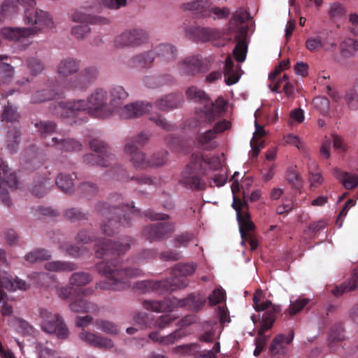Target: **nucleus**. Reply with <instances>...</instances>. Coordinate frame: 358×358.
I'll use <instances>...</instances> for the list:
<instances>
[{"instance_id":"79ce46f5","label":"nucleus","mask_w":358,"mask_h":358,"mask_svg":"<svg viewBox=\"0 0 358 358\" xmlns=\"http://www.w3.org/2000/svg\"><path fill=\"white\" fill-rule=\"evenodd\" d=\"M62 95V93L57 92L55 90L44 88L42 90H36L31 95V102L42 103L53 99L57 96L60 97Z\"/></svg>"},{"instance_id":"bb28decb","label":"nucleus","mask_w":358,"mask_h":358,"mask_svg":"<svg viewBox=\"0 0 358 358\" xmlns=\"http://www.w3.org/2000/svg\"><path fill=\"white\" fill-rule=\"evenodd\" d=\"M263 311H264V313L262 316L261 327L258 331L259 336L264 335L267 330L273 327L278 315L281 312V307L271 303V305H268Z\"/></svg>"},{"instance_id":"37998d69","label":"nucleus","mask_w":358,"mask_h":358,"mask_svg":"<svg viewBox=\"0 0 358 358\" xmlns=\"http://www.w3.org/2000/svg\"><path fill=\"white\" fill-rule=\"evenodd\" d=\"M52 186L50 178H43L35 180L31 187V192L37 197H43Z\"/></svg>"},{"instance_id":"338daca9","label":"nucleus","mask_w":358,"mask_h":358,"mask_svg":"<svg viewBox=\"0 0 358 358\" xmlns=\"http://www.w3.org/2000/svg\"><path fill=\"white\" fill-rule=\"evenodd\" d=\"M90 32V28L87 24L74 26L71 29V34L78 40L84 39Z\"/></svg>"},{"instance_id":"774afa93","label":"nucleus","mask_w":358,"mask_h":358,"mask_svg":"<svg viewBox=\"0 0 358 358\" xmlns=\"http://www.w3.org/2000/svg\"><path fill=\"white\" fill-rule=\"evenodd\" d=\"M220 351V344L215 342L211 350H203L195 355V358H217V354Z\"/></svg>"},{"instance_id":"6e6d98bb","label":"nucleus","mask_w":358,"mask_h":358,"mask_svg":"<svg viewBox=\"0 0 358 358\" xmlns=\"http://www.w3.org/2000/svg\"><path fill=\"white\" fill-rule=\"evenodd\" d=\"M309 302L310 300L308 299L299 297L294 301H290L289 306L287 310L291 316H293L300 313Z\"/></svg>"},{"instance_id":"9d476101","label":"nucleus","mask_w":358,"mask_h":358,"mask_svg":"<svg viewBox=\"0 0 358 358\" xmlns=\"http://www.w3.org/2000/svg\"><path fill=\"white\" fill-rule=\"evenodd\" d=\"M151 134L147 132H141L136 136L127 137L124 140V152L129 156V162L136 169H146L150 167V159H148L145 153L141 151L150 141Z\"/></svg>"},{"instance_id":"864d4df0","label":"nucleus","mask_w":358,"mask_h":358,"mask_svg":"<svg viewBox=\"0 0 358 358\" xmlns=\"http://www.w3.org/2000/svg\"><path fill=\"white\" fill-rule=\"evenodd\" d=\"M286 180L295 189H300L303 185V179L296 167H289L287 169Z\"/></svg>"},{"instance_id":"20e7f679","label":"nucleus","mask_w":358,"mask_h":358,"mask_svg":"<svg viewBox=\"0 0 358 358\" xmlns=\"http://www.w3.org/2000/svg\"><path fill=\"white\" fill-rule=\"evenodd\" d=\"M80 62L78 59L67 57L57 64L56 72L59 78L64 80V87L67 90L85 91L97 78L99 71L95 66L83 69L77 76L66 80L79 71Z\"/></svg>"},{"instance_id":"f3484780","label":"nucleus","mask_w":358,"mask_h":358,"mask_svg":"<svg viewBox=\"0 0 358 358\" xmlns=\"http://www.w3.org/2000/svg\"><path fill=\"white\" fill-rule=\"evenodd\" d=\"M174 231L171 222L155 223L145 226L143 236L150 242L159 241L168 238Z\"/></svg>"},{"instance_id":"a19ab883","label":"nucleus","mask_w":358,"mask_h":358,"mask_svg":"<svg viewBox=\"0 0 358 358\" xmlns=\"http://www.w3.org/2000/svg\"><path fill=\"white\" fill-rule=\"evenodd\" d=\"M335 177L343 183L348 189L355 188L358 185V177L356 175L343 172L338 169L334 170Z\"/></svg>"},{"instance_id":"13d9d810","label":"nucleus","mask_w":358,"mask_h":358,"mask_svg":"<svg viewBox=\"0 0 358 358\" xmlns=\"http://www.w3.org/2000/svg\"><path fill=\"white\" fill-rule=\"evenodd\" d=\"M231 11L227 7H218L209 6V17L212 15L214 20H226L230 15Z\"/></svg>"},{"instance_id":"09e8293b","label":"nucleus","mask_w":358,"mask_h":358,"mask_svg":"<svg viewBox=\"0 0 358 358\" xmlns=\"http://www.w3.org/2000/svg\"><path fill=\"white\" fill-rule=\"evenodd\" d=\"M237 221L242 238L245 237L248 234H251L250 232L252 231L255 227V224L250 220L248 213H245L244 215L238 216Z\"/></svg>"},{"instance_id":"6ab92c4d","label":"nucleus","mask_w":358,"mask_h":358,"mask_svg":"<svg viewBox=\"0 0 358 358\" xmlns=\"http://www.w3.org/2000/svg\"><path fill=\"white\" fill-rule=\"evenodd\" d=\"M107 173L117 180L122 182L134 181L138 185H151L153 182L152 179L146 175L129 177L127 170L119 164L115 165L111 170L108 171Z\"/></svg>"},{"instance_id":"69168bd1","label":"nucleus","mask_w":358,"mask_h":358,"mask_svg":"<svg viewBox=\"0 0 358 358\" xmlns=\"http://www.w3.org/2000/svg\"><path fill=\"white\" fill-rule=\"evenodd\" d=\"M178 317V315H164L159 317L156 320H154L155 328L158 327L163 329L167 327L171 323Z\"/></svg>"},{"instance_id":"052dcab7","label":"nucleus","mask_w":358,"mask_h":358,"mask_svg":"<svg viewBox=\"0 0 358 358\" xmlns=\"http://www.w3.org/2000/svg\"><path fill=\"white\" fill-rule=\"evenodd\" d=\"M185 336V333L182 329H177L169 335L160 338V343L162 345H171L177 342L179 339Z\"/></svg>"},{"instance_id":"c85d7f7f","label":"nucleus","mask_w":358,"mask_h":358,"mask_svg":"<svg viewBox=\"0 0 358 358\" xmlns=\"http://www.w3.org/2000/svg\"><path fill=\"white\" fill-rule=\"evenodd\" d=\"M169 282L164 280H143L135 283L134 287L141 293L156 291L159 293L170 292L168 289Z\"/></svg>"},{"instance_id":"2eb2a0df","label":"nucleus","mask_w":358,"mask_h":358,"mask_svg":"<svg viewBox=\"0 0 358 358\" xmlns=\"http://www.w3.org/2000/svg\"><path fill=\"white\" fill-rule=\"evenodd\" d=\"M196 266L194 264H180L173 271V277L166 279L169 282L168 289L170 292L177 289L185 287L189 283L187 276L194 273Z\"/></svg>"},{"instance_id":"c03bdc74","label":"nucleus","mask_w":358,"mask_h":358,"mask_svg":"<svg viewBox=\"0 0 358 358\" xmlns=\"http://www.w3.org/2000/svg\"><path fill=\"white\" fill-rule=\"evenodd\" d=\"M8 57L6 55H0V85L10 83L14 75L13 67L3 62Z\"/></svg>"},{"instance_id":"3c124183","label":"nucleus","mask_w":358,"mask_h":358,"mask_svg":"<svg viewBox=\"0 0 358 358\" xmlns=\"http://www.w3.org/2000/svg\"><path fill=\"white\" fill-rule=\"evenodd\" d=\"M63 215L65 219L71 222H80L88 219L87 214L78 208L66 209L63 213Z\"/></svg>"},{"instance_id":"ea45409f","label":"nucleus","mask_w":358,"mask_h":358,"mask_svg":"<svg viewBox=\"0 0 358 358\" xmlns=\"http://www.w3.org/2000/svg\"><path fill=\"white\" fill-rule=\"evenodd\" d=\"M46 270L53 272H70L78 268L76 263L65 261H52L45 264Z\"/></svg>"},{"instance_id":"4468645a","label":"nucleus","mask_w":358,"mask_h":358,"mask_svg":"<svg viewBox=\"0 0 358 358\" xmlns=\"http://www.w3.org/2000/svg\"><path fill=\"white\" fill-rule=\"evenodd\" d=\"M148 41L147 32L142 29H127L117 36L114 41L116 48H137Z\"/></svg>"},{"instance_id":"58836bf2","label":"nucleus","mask_w":358,"mask_h":358,"mask_svg":"<svg viewBox=\"0 0 358 358\" xmlns=\"http://www.w3.org/2000/svg\"><path fill=\"white\" fill-rule=\"evenodd\" d=\"M77 178L75 173L71 175L60 173L55 180L57 187L64 192L71 194L74 189L73 180Z\"/></svg>"},{"instance_id":"cd10ccee","label":"nucleus","mask_w":358,"mask_h":358,"mask_svg":"<svg viewBox=\"0 0 358 358\" xmlns=\"http://www.w3.org/2000/svg\"><path fill=\"white\" fill-rule=\"evenodd\" d=\"M183 102L182 95L171 93L162 96L155 101V107L162 111H169L179 108Z\"/></svg>"},{"instance_id":"4be33fe9","label":"nucleus","mask_w":358,"mask_h":358,"mask_svg":"<svg viewBox=\"0 0 358 358\" xmlns=\"http://www.w3.org/2000/svg\"><path fill=\"white\" fill-rule=\"evenodd\" d=\"M47 147H52L61 152H78L82 150V143L73 138L53 136L46 142Z\"/></svg>"},{"instance_id":"603ef678","label":"nucleus","mask_w":358,"mask_h":358,"mask_svg":"<svg viewBox=\"0 0 358 358\" xmlns=\"http://www.w3.org/2000/svg\"><path fill=\"white\" fill-rule=\"evenodd\" d=\"M134 319L136 324L139 325L142 329L155 328L153 316L148 313H138Z\"/></svg>"},{"instance_id":"6e6552de","label":"nucleus","mask_w":358,"mask_h":358,"mask_svg":"<svg viewBox=\"0 0 358 358\" xmlns=\"http://www.w3.org/2000/svg\"><path fill=\"white\" fill-rule=\"evenodd\" d=\"M250 13L241 8L236 10L229 22V35L235 34L237 43L233 50L234 58L237 62H243L246 57L248 46L245 38L248 35V27L245 24L250 20Z\"/></svg>"},{"instance_id":"f8f14e48","label":"nucleus","mask_w":358,"mask_h":358,"mask_svg":"<svg viewBox=\"0 0 358 358\" xmlns=\"http://www.w3.org/2000/svg\"><path fill=\"white\" fill-rule=\"evenodd\" d=\"M1 117L2 121L12 124V126L8 128L7 132L6 142L8 151L11 154L15 153L18 149L21 135L19 122L20 115L17 112L16 108L8 102V105L4 108Z\"/></svg>"},{"instance_id":"72a5a7b5","label":"nucleus","mask_w":358,"mask_h":358,"mask_svg":"<svg viewBox=\"0 0 358 358\" xmlns=\"http://www.w3.org/2000/svg\"><path fill=\"white\" fill-rule=\"evenodd\" d=\"M71 19L73 22H86L90 24H105L108 23L106 18L92 15L80 10H75L71 13Z\"/></svg>"},{"instance_id":"f03ea898","label":"nucleus","mask_w":358,"mask_h":358,"mask_svg":"<svg viewBox=\"0 0 358 358\" xmlns=\"http://www.w3.org/2000/svg\"><path fill=\"white\" fill-rule=\"evenodd\" d=\"M87 109L93 116L101 119L108 118L113 114L108 93L101 88L94 90L87 101L83 99L60 101L53 102L49 106L50 113L62 119L74 117Z\"/></svg>"},{"instance_id":"1a4fd4ad","label":"nucleus","mask_w":358,"mask_h":358,"mask_svg":"<svg viewBox=\"0 0 358 358\" xmlns=\"http://www.w3.org/2000/svg\"><path fill=\"white\" fill-rule=\"evenodd\" d=\"M110 105L113 108V113L117 112L122 119L136 118L149 111L152 105L150 103L135 102L121 107L129 94L123 87L113 86L110 90Z\"/></svg>"},{"instance_id":"39448f33","label":"nucleus","mask_w":358,"mask_h":358,"mask_svg":"<svg viewBox=\"0 0 358 358\" xmlns=\"http://www.w3.org/2000/svg\"><path fill=\"white\" fill-rule=\"evenodd\" d=\"M203 164H208L212 169L217 170L220 163L217 157H204L201 154H193L189 163L182 172L180 184L191 189L200 191L206 188V182L203 179L206 171Z\"/></svg>"},{"instance_id":"a211bd4d","label":"nucleus","mask_w":358,"mask_h":358,"mask_svg":"<svg viewBox=\"0 0 358 358\" xmlns=\"http://www.w3.org/2000/svg\"><path fill=\"white\" fill-rule=\"evenodd\" d=\"M18 180L14 172L8 166L1 167L0 171V201L7 206L10 205L8 187L17 188Z\"/></svg>"},{"instance_id":"0eeeda50","label":"nucleus","mask_w":358,"mask_h":358,"mask_svg":"<svg viewBox=\"0 0 358 358\" xmlns=\"http://www.w3.org/2000/svg\"><path fill=\"white\" fill-rule=\"evenodd\" d=\"M186 95L200 105L196 108V115L201 123L210 124L225 112L226 101L221 97L213 102L203 90L194 86L188 87Z\"/></svg>"},{"instance_id":"f704fd0d","label":"nucleus","mask_w":358,"mask_h":358,"mask_svg":"<svg viewBox=\"0 0 358 358\" xmlns=\"http://www.w3.org/2000/svg\"><path fill=\"white\" fill-rule=\"evenodd\" d=\"M217 136L214 130H208L199 134L196 138L199 148L206 150L215 149L218 144L215 141Z\"/></svg>"},{"instance_id":"ddd939ff","label":"nucleus","mask_w":358,"mask_h":358,"mask_svg":"<svg viewBox=\"0 0 358 358\" xmlns=\"http://www.w3.org/2000/svg\"><path fill=\"white\" fill-rule=\"evenodd\" d=\"M41 327L49 334H55L59 338L65 339L69 336V329L64 320L59 314H53L46 309H41Z\"/></svg>"},{"instance_id":"9b49d317","label":"nucleus","mask_w":358,"mask_h":358,"mask_svg":"<svg viewBox=\"0 0 358 358\" xmlns=\"http://www.w3.org/2000/svg\"><path fill=\"white\" fill-rule=\"evenodd\" d=\"M91 150L96 154L90 153L83 157L84 162L90 166L108 167L116 159L111 148L103 141L93 138L89 143Z\"/></svg>"},{"instance_id":"4d7b16f0","label":"nucleus","mask_w":358,"mask_h":358,"mask_svg":"<svg viewBox=\"0 0 358 358\" xmlns=\"http://www.w3.org/2000/svg\"><path fill=\"white\" fill-rule=\"evenodd\" d=\"M328 13L331 19L338 20L345 15L346 10L341 3L334 2L329 5Z\"/></svg>"},{"instance_id":"5fc2aeb1","label":"nucleus","mask_w":358,"mask_h":358,"mask_svg":"<svg viewBox=\"0 0 358 358\" xmlns=\"http://www.w3.org/2000/svg\"><path fill=\"white\" fill-rule=\"evenodd\" d=\"M50 257V252L45 249H37L33 250L28 252L24 257L25 259L30 263H34L42 260H48Z\"/></svg>"},{"instance_id":"7c9ffc66","label":"nucleus","mask_w":358,"mask_h":358,"mask_svg":"<svg viewBox=\"0 0 358 358\" xmlns=\"http://www.w3.org/2000/svg\"><path fill=\"white\" fill-rule=\"evenodd\" d=\"M206 302V297L198 294H189L187 297L178 299L176 306L181 308H187L188 309L198 312L205 305Z\"/></svg>"},{"instance_id":"c756f323","label":"nucleus","mask_w":358,"mask_h":358,"mask_svg":"<svg viewBox=\"0 0 358 358\" xmlns=\"http://www.w3.org/2000/svg\"><path fill=\"white\" fill-rule=\"evenodd\" d=\"M209 6H211L209 0H192L182 3L181 8L200 17H208Z\"/></svg>"},{"instance_id":"2f4dec72","label":"nucleus","mask_w":358,"mask_h":358,"mask_svg":"<svg viewBox=\"0 0 358 358\" xmlns=\"http://www.w3.org/2000/svg\"><path fill=\"white\" fill-rule=\"evenodd\" d=\"M155 59L159 58L162 62H171L177 57V49L170 43H162L154 48Z\"/></svg>"},{"instance_id":"8fccbe9b","label":"nucleus","mask_w":358,"mask_h":358,"mask_svg":"<svg viewBox=\"0 0 358 358\" xmlns=\"http://www.w3.org/2000/svg\"><path fill=\"white\" fill-rule=\"evenodd\" d=\"M340 49L343 57H350L358 50V42L351 38H346L341 43Z\"/></svg>"},{"instance_id":"473e14b6","label":"nucleus","mask_w":358,"mask_h":358,"mask_svg":"<svg viewBox=\"0 0 358 358\" xmlns=\"http://www.w3.org/2000/svg\"><path fill=\"white\" fill-rule=\"evenodd\" d=\"M34 127L39 136H41L43 143L46 146V142L50 141L52 134L57 129V124L53 121H39L34 123Z\"/></svg>"},{"instance_id":"a878e982","label":"nucleus","mask_w":358,"mask_h":358,"mask_svg":"<svg viewBox=\"0 0 358 358\" xmlns=\"http://www.w3.org/2000/svg\"><path fill=\"white\" fill-rule=\"evenodd\" d=\"M155 59V52L150 50L131 57L127 66L131 69H148L152 67Z\"/></svg>"},{"instance_id":"4c0bfd02","label":"nucleus","mask_w":358,"mask_h":358,"mask_svg":"<svg viewBox=\"0 0 358 358\" xmlns=\"http://www.w3.org/2000/svg\"><path fill=\"white\" fill-rule=\"evenodd\" d=\"M345 339L344 329L341 323H336L331 326L327 338L328 345L331 348L338 345Z\"/></svg>"},{"instance_id":"423d86ee","label":"nucleus","mask_w":358,"mask_h":358,"mask_svg":"<svg viewBox=\"0 0 358 358\" xmlns=\"http://www.w3.org/2000/svg\"><path fill=\"white\" fill-rule=\"evenodd\" d=\"M24 22L31 27H5L1 30L2 36L10 41H20L21 38L36 34L45 29H52L55 22L50 14L44 10H27Z\"/></svg>"},{"instance_id":"de8ad7c7","label":"nucleus","mask_w":358,"mask_h":358,"mask_svg":"<svg viewBox=\"0 0 358 358\" xmlns=\"http://www.w3.org/2000/svg\"><path fill=\"white\" fill-rule=\"evenodd\" d=\"M93 280L92 275L87 272L80 271L75 272L69 278V284L71 286L75 287H83Z\"/></svg>"},{"instance_id":"e2e57ef3","label":"nucleus","mask_w":358,"mask_h":358,"mask_svg":"<svg viewBox=\"0 0 358 358\" xmlns=\"http://www.w3.org/2000/svg\"><path fill=\"white\" fill-rule=\"evenodd\" d=\"M194 237V234L192 232H183L174 238L175 245L176 247H187Z\"/></svg>"},{"instance_id":"0e129e2a","label":"nucleus","mask_w":358,"mask_h":358,"mask_svg":"<svg viewBox=\"0 0 358 358\" xmlns=\"http://www.w3.org/2000/svg\"><path fill=\"white\" fill-rule=\"evenodd\" d=\"M149 119L154 122L156 125L162 128L166 131H173L175 129V126L169 123L166 118L159 114L152 115Z\"/></svg>"},{"instance_id":"e433bc0d","label":"nucleus","mask_w":358,"mask_h":358,"mask_svg":"<svg viewBox=\"0 0 358 358\" xmlns=\"http://www.w3.org/2000/svg\"><path fill=\"white\" fill-rule=\"evenodd\" d=\"M142 305L145 309L157 313L171 311L172 310V302L166 299L162 301L143 300Z\"/></svg>"},{"instance_id":"a18cd8bd","label":"nucleus","mask_w":358,"mask_h":358,"mask_svg":"<svg viewBox=\"0 0 358 358\" xmlns=\"http://www.w3.org/2000/svg\"><path fill=\"white\" fill-rule=\"evenodd\" d=\"M224 81L227 85L235 84L239 80V76L234 69V63L230 57H227L224 64Z\"/></svg>"},{"instance_id":"b1692460","label":"nucleus","mask_w":358,"mask_h":358,"mask_svg":"<svg viewBox=\"0 0 358 358\" xmlns=\"http://www.w3.org/2000/svg\"><path fill=\"white\" fill-rule=\"evenodd\" d=\"M190 34L196 41L206 42L222 38L224 32L217 28L195 27L190 29Z\"/></svg>"},{"instance_id":"aec40b11","label":"nucleus","mask_w":358,"mask_h":358,"mask_svg":"<svg viewBox=\"0 0 358 358\" xmlns=\"http://www.w3.org/2000/svg\"><path fill=\"white\" fill-rule=\"evenodd\" d=\"M94 292L93 288H86L82 290L80 296L76 299L70 304V308L73 312L92 313L96 314L99 312L98 306L91 301H87L85 297L92 294Z\"/></svg>"},{"instance_id":"c9c22d12","label":"nucleus","mask_w":358,"mask_h":358,"mask_svg":"<svg viewBox=\"0 0 358 358\" xmlns=\"http://www.w3.org/2000/svg\"><path fill=\"white\" fill-rule=\"evenodd\" d=\"M358 285V267L353 270L352 278L348 282L342 283L339 286L331 289V293L338 297L345 292L354 290Z\"/></svg>"},{"instance_id":"dca6fc26","label":"nucleus","mask_w":358,"mask_h":358,"mask_svg":"<svg viewBox=\"0 0 358 358\" xmlns=\"http://www.w3.org/2000/svg\"><path fill=\"white\" fill-rule=\"evenodd\" d=\"M337 46L331 32L322 31L309 37L306 41V48L310 52H317L321 49L325 51L334 50Z\"/></svg>"},{"instance_id":"412c9836","label":"nucleus","mask_w":358,"mask_h":358,"mask_svg":"<svg viewBox=\"0 0 358 358\" xmlns=\"http://www.w3.org/2000/svg\"><path fill=\"white\" fill-rule=\"evenodd\" d=\"M294 337V332L293 329L287 336L282 334L277 335L270 344L269 351L271 354L277 358L284 357L287 353L288 345L292 342Z\"/></svg>"},{"instance_id":"49530a36","label":"nucleus","mask_w":358,"mask_h":358,"mask_svg":"<svg viewBox=\"0 0 358 358\" xmlns=\"http://www.w3.org/2000/svg\"><path fill=\"white\" fill-rule=\"evenodd\" d=\"M94 325L98 329L112 336H116L120 332L118 325L110 320L97 319L94 322Z\"/></svg>"},{"instance_id":"bf43d9fd","label":"nucleus","mask_w":358,"mask_h":358,"mask_svg":"<svg viewBox=\"0 0 358 358\" xmlns=\"http://www.w3.org/2000/svg\"><path fill=\"white\" fill-rule=\"evenodd\" d=\"M262 294L263 292L262 289L256 290L253 294V307L257 312L263 311L268 305H271V301L270 300H266V301L260 303Z\"/></svg>"},{"instance_id":"393cba45","label":"nucleus","mask_w":358,"mask_h":358,"mask_svg":"<svg viewBox=\"0 0 358 358\" xmlns=\"http://www.w3.org/2000/svg\"><path fill=\"white\" fill-rule=\"evenodd\" d=\"M181 76H194L203 71L202 61L198 56H189L178 64Z\"/></svg>"},{"instance_id":"7ed1b4c3","label":"nucleus","mask_w":358,"mask_h":358,"mask_svg":"<svg viewBox=\"0 0 358 358\" xmlns=\"http://www.w3.org/2000/svg\"><path fill=\"white\" fill-rule=\"evenodd\" d=\"M122 201V194L115 193L110 196V202L117 204L98 202L95 206L96 213L106 220L101 225L102 232L106 236H111L117 233L121 227H129L131 225L130 214L141 215L140 209L135 207L133 201L123 203Z\"/></svg>"},{"instance_id":"5701e85b","label":"nucleus","mask_w":358,"mask_h":358,"mask_svg":"<svg viewBox=\"0 0 358 358\" xmlns=\"http://www.w3.org/2000/svg\"><path fill=\"white\" fill-rule=\"evenodd\" d=\"M79 336L82 341L96 348L110 350L114 347V343L110 338L84 329Z\"/></svg>"},{"instance_id":"f257e3e1","label":"nucleus","mask_w":358,"mask_h":358,"mask_svg":"<svg viewBox=\"0 0 358 358\" xmlns=\"http://www.w3.org/2000/svg\"><path fill=\"white\" fill-rule=\"evenodd\" d=\"M131 242L130 237H126L117 242H112L106 238L96 241V256L97 258L103 259L96 264V268L99 273L106 278L96 283V289L122 290L129 287L131 278L141 275V270L128 266L118 257L129 250Z\"/></svg>"},{"instance_id":"680f3d73","label":"nucleus","mask_w":358,"mask_h":358,"mask_svg":"<svg viewBox=\"0 0 358 358\" xmlns=\"http://www.w3.org/2000/svg\"><path fill=\"white\" fill-rule=\"evenodd\" d=\"M27 66L31 73L36 76L44 70V64L36 57H31L27 59Z\"/></svg>"}]
</instances>
